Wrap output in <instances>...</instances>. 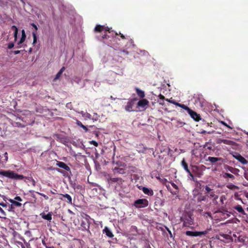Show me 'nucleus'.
I'll return each mask as SVG.
<instances>
[{
	"label": "nucleus",
	"mask_w": 248,
	"mask_h": 248,
	"mask_svg": "<svg viewBox=\"0 0 248 248\" xmlns=\"http://www.w3.org/2000/svg\"><path fill=\"white\" fill-rule=\"evenodd\" d=\"M123 52L126 54H128L129 53L128 51H126V50H124L123 51Z\"/></svg>",
	"instance_id": "obj_57"
},
{
	"label": "nucleus",
	"mask_w": 248,
	"mask_h": 248,
	"mask_svg": "<svg viewBox=\"0 0 248 248\" xmlns=\"http://www.w3.org/2000/svg\"><path fill=\"white\" fill-rule=\"evenodd\" d=\"M50 192H51V193H52L53 194H55V193L53 191H51Z\"/></svg>",
	"instance_id": "obj_64"
},
{
	"label": "nucleus",
	"mask_w": 248,
	"mask_h": 248,
	"mask_svg": "<svg viewBox=\"0 0 248 248\" xmlns=\"http://www.w3.org/2000/svg\"><path fill=\"white\" fill-rule=\"evenodd\" d=\"M103 231V232L109 238H112L114 236L112 232L107 227H106Z\"/></svg>",
	"instance_id": "obj_19"
},
{
	"label": "nucleus",
	"mask_w": 248,
	"mask_h": 248,
	"mask_svg": "<svg viewBox=\"0 0 248 248\" xmlns=\"http://www.w3.org/2000/svg\"><path fill=\"white\" fill-rule=\"evenodd\" d=\"M61 196H62L63 197L66 199V202H68V203L71 204L72 202V199L71 197V196L68 194H60Z\"/></svg>",
	"instance_id": "obj_22"
},
{
	"label": "nucleus",
	"mask_w": 248,
	"mask_h": 248,
	"mask_svg": "<svg viewBox=\"0 0 248 248\" xmlns=\"http://www.w3.org/2000/svg\"><path fill=\"white\" fill-rule=\"evenodd\" d=\"M191 117L193 118L195 121H199L201 119V116L194 111L190 109V110L187 112Z\"/></svg>",
	"instance_id": "obj_12"
},
{
	"label": "nucleus",
	"mask_w": 248,
	"mask_h": 248,
	"mask_svg": "<svg viewBox=\"0 0 248 248\" xmlns=\"http://www.w3.org/2000/svg\"><path fill=\"white\" fill-rule=\"evenodd\" d=\"M177 106L184 108V109L187 111V112H188L190 110V108H189L188 107L184 104H181L178 103H177Z\"/></svg>",
	"instance_id": "obj_30"
},
{
	"label": "nucleus",
	"mask_w": 248,
	"mask_h": 248,
	"mask_svg": "<svg viewBox=\"0 0 248 248\" xmlns=\"http://www.w3.org/2000/svg\"><path fill=\"white\" fill-rule=\"evenodd\" d=\"M102 38L103 39H107L108 38V35L107 34H104L102 36Z\"/></svg>",
	"instance_id": "obj_56"
},
{
	"label": "nucleus",
	"mask_w": 248,
	"mask_h": 248,
	"mask_svg": "<svg viewBox=\"0 0 248 248\" xmlns=\"http://www.w3.org/2000/svg\"><path fill=\"white\" fill-rule=\"evenodd\" d=\"M115 34L116 35H118V33H117V32H115ZM119 34L120 35L121 38L122 39H125V37L123 34H122L120 32H119Z\"/></svg>",
	"instance_id": "obj_44"
},
{
	"label": "nucleus",
	"mask_w": 248,
	"mask_h": 248,
	"mask_svg": "<svg viewBox=\"0 0 248 248\" xmlns=\"http://www.w3.org/2000/svg\"><path fill=\"white\" fill-rule=\"evenodd\" d=\"M206 191H207V193H209L211 192L213 189L210 188L208 186H206L205 187Z\"/></svg>",
	"instance_id": "obj_42"
},
{
	"label": "nucleus",
	"mask_w": 248,
	"mask_h": 248,
	"mask_svg": "<svg viewBox=\"0 0 248 248\" xmlns=\"http://www.w3.org/2000/svg\"><path fill=\"white\" fill-rule=\"evenodd\" d=\"M224 200H225V198L224 196H222L220 198V201L222 203H223Z\"/></svg>",
	"instance_id": "obj_49"
},
{
	"label": "nucleus",
	"mask_w": 248,
	"mask_h": 248,
	"mask_svg": "<svg viewBox=\"0 0 248 248\" xmlns=\"http://www.w3.org/2000/svg\"><path fill=\"white\" fill-rule=\"evenodd\" d=\"M233 156L244 165H246L248 163V161L239 154H236L235 155H233Z\"/></svg>",
	"instance_id": "obj_15"
},
{
	"label": "nucleus",
	"mask_w": 248,
	"mask_h": 248,
	"mask_svg": "<svg viewBox=\"0 0 248 248\" xmlns=\"http://www.w3.org/2000/svg\"><path fill=\"white\" fill-rule=\"evenodd\" d=\"M221 123L223 124L224 125L226 126V127H227L228 128H229V129H232V127H231L230 126H229L228 124H227L226 123H225V122L224 121H221Z\"/></svg>",
	"instance_id": "obj_41"
},
{
	"label": "nucleus",
	"mask_w": 248,
	"mask_h": 248,
	"mask_svg": "<svg viewBox=\"0 0 248 248\" xmlns=\"http://www.w3.org/2000/svg\"><path fill=\"white\" fill-rule=\"evenodd\" d=\"M181 221L183 222V227H190L193 224V219L189 215H186L181 217Z\"/></svg>",
	"instance_id": "obj_3"
},
{
	"label": "nucleus",
	"mask_w": 248,
	"mask_h": 248,
	"mask_svg": "<svg viewBox=\"0 0 248 248\" xmlns=\"http://www.w3.org/2000/svg\"><path fill=\"white\" fill-rule=\"evenodd\" d=\"M81 226L85 230H87L89 228V225L86 224L84 221L81 222Z\"/></svg>",
	"instance_id": "obj_35"
},
{
	"label": "nucleus",
	"mask_w": 248,
	"mask_h": 248,
	"mask_svg": "<svg viewBox=\"0 0 248 248\" xmlns=\"http://www.w3.org/2000/svg\"><path fill=\"white\" fill-rule=\"evenodd\" d=\"M233 209L237 211L239 213V217L244 220L248 219V207L246 210L242 207L241 205H236L233 207Z\"/></svg>",
	"instance_id": "obj_2"
},
{
	"label": "nucleus",
	"mask_w": 248,
	"mask_h": 248,
	"mask_svg": "<svg viewBox=\"0 0 248 248\" xmlns=\"http://www.w3.org/2000/svg\"><path fill=\"white\" fill-rule=\"evenodd\" d=\"M135 90L138 96L141 98H143L145 97V93L144 92L138 88H136Z\"/></svg>",
	"instance_id": "obj_20"
},
{
	"label": "nucleus",
	"mask_w": 248,
	"mask_h": 248,
	"mask_svg": "<svg viewBox=\"0 0 248 248\" xmlns=\"http://www.w3.org/2000/svg\"><path fill=\"white\" fill-rule=\"evenodd\" d=\"M159 103H160V104L163 105L164 104V101H163V102H160Z\"/></svg>",
	"instance_id": "obj_62"
},
{
	"label": "nucleus",
	"mask_w": 248,
	"mask_h": 248,
	"mask_svg": "<svg viewBox=\"0 0 248 248\" xmlns=\"http://www.w3.org/2000/svg\"><path fill=\"white\" fill-rule=\"evenodd\" d=\"M29 177L24 176L23 175H20L16 174V180H23L24 181L27 183V179L26 178H28Z\"/></svg>",
	"instance_id": "obj_26"
},
{
	"label": "nucleus",
	"mask_w": 248,
	"mask_h": 248,
	"mask_svg": "<svg viewBox=\"0 0 248 248\" xmlns=\"http://www.w3.org/2000/svg\"><path fill=\"white\" fill-rule=\"evenodd\" d=\"M89 143L90 144L93 145L94 146H95L96 147L98 146V143H97V142H96L95 140L90 141Z\"/></svg>",
	"instance_id": "obj_38"
},
{
	"label": "nucleus",
	"mask_w": 248,
	"mask_h": 248,
	"mask_svg": "<svg viewBox=\"0 0 248 248\" xmlns=\"http://www.w3.org/2000/svg\"><path fill=\"white\" fill-rule=\"evenodd\" d=\"M139 188L140 190H141L142 192L146 195L150 196H152L154 195V191L152 189L148 188L142 186H140Z\"/></svg>",
	"instance_id": "obj_13"
},
{
	"label": "nucleus",
	"mask_w": 248,
	"mask_h": 248,
	"mask_svg": "<svg viewBox=\"0 0 248 248\" xmlns=\"http://www.w3.org/2000/svg\"><path fill=\"white\" fill-rule=\"evenodd\" d=\"M207 160L211 162V163H215L218 161H220L222 162L223 159L220 157H215L209 156L208 157Z\"/></svg>",
	"instance_id": "obj_21"
},
{
	"label": "nucleus",
	"mask_w": 248,
	"mask_h": 248,
	"mask_svg": "<svg viewBox=\"0 0 248 248\" xmlns=\"http://www.w3.org/2000/svg\"><path fill=\"white\" fill-rule=\"evenodd\" d=\"M37 193L38 194L43 196L45 200H48V197L45 194H44L43 193H39V192H37Z\"/></svg>",
	"instance_id": "obj_39"
},
{
	"label": "nucleus",
	"mask_w": 248,
	"mask_h": 248,
	"mask_svg": "<svg viewBox=\"0 0 248 248\" xmlns=\"http://www.w3.org/2000/svg\"><path fill=\"white\" fill-rule=\"evenodd\" d=\"M94 31L97 32H100L103 31H108L109 33L113 32V31H110V29L108 27L105 26H101L100 25H97L94 28Z\"/></svg>",
	"instance_id": "obj_7"
},
{
	"label": "nucleus",
	"mask_w": 248,
	"mask_h": 248,
	"mask_svg": "<svg viewBox=\"0 0 248 248\" xmlns=\"http://www.w3.org/2000/svg\"><path fill=\"white\" fill-rule=\"evenodd\" d=\"M16 246L18 247L19 248L20 247L21 248H26L25 244H23L21 242H19V241H16Z\"/></svg>",
	"instance_id": "obj_34"
},
{
	"label": "nucleus",
	"mask_w": 248,
	"mask_h": 248,
	"mask_svg": "<svg viewBox=\"0 0 248 248\" xmlns=\"http://www.w3.org/2000/svg\"><path fill=\"white\" fill-rule=\"evenodd\" d=\"M13 35H14V36L15 37V40H16V30L15 31L13 32Z\"/></svg>",
	"instance_id": "obj_58"
},
{
	"label": "nucleus",
	"mask_w": 248,
	"mask_h": 248,
	"mask_svg": "<svg viewBox=\"0 0 248 248\" xmlns=\"http://www.w3.org/2000/svg\"><path fill=\"white\" fill-rule=\"evenodd\" d=\"M166 100L167 101H168V102H170V103H172V104H174V105H176V106H177V102H175V101H173V100H170V99H166Z\"/></svg>",
	"instance_id": "obj_43"
},
{
	"label": "nucleus",
	"mask_w": 248,
	"mask_h": 248,
	"mask_svg": "<svg viewBox=\"0 0 248 248\" xmlns=\"http://www.w3.org/2000/svg\"><path fill=\"white\" fill-rule=\"evenodd\" d=\"M16 120L19 119L23 122L25 123L23 125H27L30 124L32 119L33 115L30 111L24 110L23 113L22 111H16Z\"/></svg>",
	"instance_id": "obj_1"
},
{
	"label": "nucleus",
	"mask_w": 248,
	"mask_h": 248,
	"mask_svg": "<svg viewBox=\"0 0 248 248\" xmlns=\"http://www.w3.org/2000/svg\"><path fill=\"white\" fill-rule=\"evenodd\" d=\"M245 178H246L247 180H248V176L246 175V176H245Z\"/></svg>",
	"instance_id": "obj_63"
},
{
	"label": "nucleus",
	"mask_w": 248,
	"mask_h": 248,
	"mask_svg": "<svg viewBox=\"0 0 248 248\" xmlns=\"http://www.w3.org/2000/svg\"><path fill=\"white\" fill-rule=\"evenodd\" d=\"M233 168H232V167H231L230 169H229V170L230 171H231L232 172H233V171L232 170H233Z\"/></svg>",
	"instance_id": "obj_59"
},
{
	"label": "nucleus",
	"mask_w": 248,
	"mask_h": 248,
	"mask_svg": "<svg viewBox=\"0 0 248 248\" xmlns=\"http://www.w3.org/2000/svg\"><path fill=\"white\" fill-rule=\"evenodd\" d=\"M31 51H32V48H30L29 50V52L30 53H31Z\"/></svg>",
	"instance_id": "obj_61"
},
{
	"label": "nucleus",
	"mask_w": 248,
	"mask_h": 248,
	"mask_svg": "<svg viewBox=\"0 0 248 248\" xmlns=\"http://www.w3.org/2000/svg\"><path fill=\"white\" fill-rule=\"evenodd\" d=\"M211 230V228H208L204 231L202 232H192L190 231H187L186 232V234L187 236H201L202 235H206L207 234L209 231Z\"/></svg>",
	"instance_id": "obj_4"
},
{
	"label": "nucleus",
	"mask_w": 248,
	"mask_h": 248,
	"mask_svg": "<svg viewBox=\"0 0 248 248\" xmlns=\"http://www.w3.org/2000/svg\"><path fill=\"white\" fill-rule=\"evenodd\" d=\"M208 194L209 197L213 198L214 200H216L218 199V196L215 194V192L213 190H212Z\"/></svg>",
	"instance_id": "obj_28"
},
{
	"label": "nucleus",
	"mask_w": 248,
	"mask_h": 248,
	"mask_svg": "<svg viewBox=\"0 0 248 248\" xmlns=\"http://www.w3.org/2000/svg\"><path fill=\"white\" fill-rule=\"evenodd\" d=\"M181 165L184 168V169L186 171V172L188 174V175L191 177L192 179L194 178V175L190 171V170L188 168V164L186 162L185 158H183L181 161Z\"/></svg>",
	"instance_id": "obj_10"
},
{
	"label": "nucleus",
	"mask_w": 248,
	"mask_h": 248,
	"mask_svg": "<svg viewBox=\"0 0 248 248\" xmlns=\"http://www.w3.org/2000/svg\"><path fill=\"white\" fill-rule=\"evenodd\" d=\"M201 133L202 134H205L206 133H208V134H211V132H207L206 131L204 130H202Z\"/></svg>",
	"instance_id": "obj_50"
},
{
	"label": "nucleus",
	"mask_w": 248,
	"mask_h": 248,
	"mask_svg": "<svg viewBox=\"0 0 248 248\" xmlns=\"http://www.w3.org/2000/svg\"><path fill=\"white\" fill-rule=\"evenodd\" d=\"M64 70H65V67L63 66L60 69V70L58 72V73L56 74L54 80H56L59 79V78L61 77L62 74V73L63 72V71Z\"/></svg>",
	"instance_id": "obj_24"
},
{
	"label": "nucleus",
	"mask_w": 248,
	"mask_h": 248,
	"mask_svg": "<svg viewBox=\"0 0 248 248\" xmlns=\"http://www.w3.org/2000/svg\"><path fill=\"white\" fill-rule=\"evenodd\" d=\"M52 212H49L46 214L45 212L40 214L41 217L45 220L50 221L52 219Z\"/></svg>",
	"instance_id": "obj_17"
},
{
	"label": "nucleus",
	"mask_w": 248,
	"mask_h": 248,
	"mask_svg": "<svg viewBox=\"0 0 248 248\" xmlns=\"http://www.w3.org/2000/svg\"><path fill=\"white\" fill-rule=\"evenodd\" d=\"M3 157H4V160L6 161L7 160V159H8V157H7V153H5L4 155H3Z\"/></svg>",
	"instance_id": "obj_48"
},
{
	"label": "nucleus",
	"mask_w": 248,
	"mask_h": 248,
	"mask_svg": "<svg viewBox=\"0 0 248 248\" xmlns=\"http://www.w3.org/2000/svg\"><path fill=\"white\" fill-rule=\"evenodd\" d=\"M205 199H206V198L204 196H203L202 194L198 195V202H202V201H205Z\"/></svg>",
	"instance_id": "obj_36"
},
{
	"label": "nucleus",
	"mask_w": 248,
	"mask_h": 248,
	"mask_svg": "<svg viewBox=\"0 0 248 248\" xmlns=\"http://www.w3.org/2000/svg\"><path fill=\"white\" fill-rule=\"evenodd\" d=\"M77 124L78 126L81 127V128H82L86 132H87L88 131V128L84 125L81 122L79 121H77Z\"/></svg>",
	"instance_id": "obj_29"
},
{
	"label": "nucleus",
	"mask_w": 248,
	"mask_h": 248,
	"mask_svg": "<svg viewBox=\"0 0 248 248\" xmlns=\"http://www.w3.org/2000/svg\"><path fill=\"white\" fill-rule=\"evenodd\" d=\"M0 174L10 178H14L16 177L15 173L13 171L10 170H1L0 171Z\"/></svg>",
	"instance_id": "obj_14"
},
{
	"label": "nucleus",
	"mask_w": 248,
	"mask_h": 248,
	"mask_svg": "<svg viewBox=\"0 0 248 248\" xmlns=\"http://www.w3.org/2000/svg\"><path fill=\"white\" fill-rule=\"evenodd\" d=\"M158 97L160 99L162 100V101H164L165 99L166 100L165 96L161 94H160L158 95Z\"/></svg>",
	"instance_id": "obj_46"
},
{
	"label": "nucleus",
	"mask_w": 248,
	"mask_h": 248,
	"mask_svg": "<svg viewBox=\"0 0 248 248\" xmlns=\"http://www.w3.org/2000/svg\"><path fill=\"white\" fill-rule=\"evenodd\" d=\"M137 148L139 149L138 151L139 153L145 154L146 153V151L148 150L150 151V152H152L153 155L155 154L153 148H148L145 147L143 144H140L138 145Z\"/></svg>",
	"instance_id": "obj_6"
},
{
	"label": "nucleus",
	"mask_w": 248,
	"mask_h": 248,
	"mask_svg": "<svg viewBox=\"0 0 248 248\" xmlns=\"http://www.w3.org/2000/svg\"><path fill=\"white\" fill-rule=\"evenodd\" d=\"M149 202L145 199H139L135 201L134 205L138 208L146 207L148 206Z\"/></svg>",
	"instance_id": "obj_5"
},
{
	"label": "nucleus",
	"mask_w": 248,
	"mask_h": 248,
	"mask_svg": "<svg viewBox=\"0 0 248 248\" xmlns=\"http://www.w3.org/2000/svg\"><path fill=\"white\" fill-rule=\"evenodd\" d=\"M170 184H171L172 186L176 190V192H172V191H170V192L172 194H176V193H178V191H179L178 186L173 182H170Z\"/></svg>",
	"instance_id": "obj_31"
},
{
	"label": "nucleus",
	"mask_w": 248,
	"mask_h": 248,
	"mask_svg": "<svg viewBox=\"0 0 248 248\" xmlns=\"http://www.w3.org/2000/svg\"><path fill=\"white\" fill-rule=\"evenodd\" d=\"M165 185H166V186L167 187V189H168V190L170 191V192L171 191L170 190V185H167V184H166Z\"/></svg>",
	"instance_id": "obj_54"
},
{
	"label": "nucleus",
	"mask_w": 248,
	"mask_h": 248,
	"mask_svg": "<svg viewBox=\"0 0 248 248\" xmlns=\"http://www.w3.org/2000/svg\"><path fill=\"white\" fill-rule=\"evenodd\" d=\"M114 172L115 173H118L119 174H124L125 173V170L124 169L122 168H118L117 167H115L113 169Z\"/></svg>",
	"instance_id": "obj_25"
},
{
	"label": "nucleus",
	"mask_w": 248,
	"mask_h": 248,
	"mask_svg": "<svg viewBox=\"0 0 248 248\" xmlns=\"http://www.w3.org/2000/svg\"><path fill=\"white\" fill-rule=\"evenodd\" d=\"M223 177L224 178H229L232 180H233L235 178L232 174L229 173H225L223 175Z\"/></svg>",
	"instance_id": "obj_32"
},
{
	"label": "nucleus",
	"mask_w": 248,
	"mask_h": 248,
	"mask_svg": "<svg viewBox=\"0 0 248 248\" xmlns=\"http://www.w3.org/2000/svg\"><path fill=\"white\" fill-rule=\"evenodd\" d=\"M56 170L59 172L61 173H62L63 172V171L60 169L56 168Z\"/></svg>",
	"instance_id": "obj_53"
},
{
	"label": "nucleus",
	"mask_w": 248,
	"mask_h": 248,
	"mask_svg": "<svg viewBox=\"0 0 248 248\" xmlns=\"http://www.w3.org/2000/svg\"><path fill=\"white\" fill-rule=\"evenodd\" d=\"M20 1L23 3V5H24L25 4L24 0H20Z\"/></svg>",
	"instance_id": "obj_60"
},
{
	"label": "nucleus",
	"mask_w": 248,
	"mask_h": 248,
	"mask_svg": "<svg viewBox=\"0 0 248 248\" xmlns=\"http://www.w3.org/2000/svg\"><path fill=\"white\" fill-rule=\"evenodd\" d=\"M131 230H134L136 231V232H138V230H137V228L136 226H132L131 227Z\"/></svg>",
	"instance_id": "obj_47"
},
{
	"label": "nucleus",
	"mask_w": 248,
	"mask_h": 248,
	"mask_svg": "<svg viewBox=\"0 0 248 248\" xmlns=\"http://www.w3.org/2000/svg\"><path fill=\"white\" fill-rule=\"evenodd\" d=\"M16 126H24L25 125H23V124H20L19 122H16ZM25 124V123L24 124Z\"/></svg>",
	"instance_id": "obj_51"
},
{
	"label": "nucleus",
	"mask_w": 248,
	"mask_h": 248,
	"mask_svg": "<svg viewBox=\"0 0 248 248\" xmlns=\"http://www.w3.org/2000/svg\"><path fill=\"white\" fill-rule=\"evenodd\" d=\"M136 99H131L128 101L126 105L125 106V109L127 111L131 112L133 111V108L134 106Z\"/></svg>",
	"instance_id": "obj_9"
},
{
	"label": "nucleus",
	"mask_w": 248,
	"mask_h": 248,
	"mask_svg": "<svg viewBox=\"0 0 248 248\" xmlns=\"http://www.w3.org/2000/svg\"><path fill=\"white\" fill-rule=\"evenodd\" d=\"M31 25L33 27V28H34V29H35L36 30H37V29H37V26H36L35 24H34V23H32V24H31Z\"/></svg>",
	"instance_id": "obj_55"
},
{
	"label": "nucleus",
	"mask_w": 248,
	"mask_h": 248,
	"mask_svg": "<svg viewBox=\"0 0 248 248\" xmlns=\"http://www.w3.org/2000/svg\"><path fill=\"white\" fill-rule=\"evenodd\" d=\"M26 37V35L25 34V31L24 30H22V35L20 38V41L18 42V45H20L22 43H23L25 40Z\"/></svg>",
	"instance_id": "obj_23"
},
{
	"label": "nucleus",
	"mask_w": 248,
	"mask_h": 248,
	"mask_svg": "<svg viewBox=\"0 0 248 248\" xmlns=\"http://www.w3.org/2000/svg\"><path fill=\"white\" fill-rule=\"evenodd\" d=\"M149 103V101L146 99L142 98L138 102L137 105L138 107L144 108L146 106L148 105Z\"/></svg>",
	"instance_id": "obj_18"
},
{
	"label": "nucleus",
	"mask_w": 248,
	"mask_h": 248,
	"mask_svg": "<svg viewBox=\"0 0 248 248\" xmlns=\"http://www.w3.org/2000/svg\"><path fill=\"white\" fill-rule=\"evenodd\" d=\"M14 46V43H10L8 45V48L11 49L13 48Z\"/></svg>",
	"instance_id": "obj_45"
},
{
	"label": "nucleus",
	"mask_w": 248,
	"mask_h": 248,
	"mask_svg": "<svg viewBox=\"0 0 248 248\" xmlns=\"http://www.w3.org/2000/svg\"><path fill=\"white\" fill-rule=\"evenodd\" d=\"M32 35H33V44H35L37 42V37H36V34L34 32H33Z\"/></svg>",
	"instance_id": "obj_40"
},
{
	"label": "nucleus",
	"mask_w": 248,
	"mask_h": 248,
	"mask_svg": "<svg viewBox=\"0 0 248 248\" xmlns=\"http://www.w3.org/2000/svg\"><path fill=\"white\" fill-rule=\"evenodd\" d=\"M106 179L108 181V182L109 184H112L113 183H118L119 184H122L123 182V180L122 178H112L111 177L109 174H108L106 176Z\"/></svg>",
	"instance_id": "obj_8"
},
{
	"label": "nucleus",
	"mask_w": 248,
	"mask_h": 248,
	"mask_svg": "<svg viewBox=\"0 0 248 248\" xmlns=\"http://www.w3.org/2000/svg\"><path fill=\"white\" fill-rule=\"evenodd\" d=\"M222 143H223L225 144L231 145V146H233L235 144V142L232 140H225V139H218L217 140V143L221 144Z\"/></svg>",
	"instance_id": "obj_11"
},
{
	"label": "nucleus",
	"mask_w": 248,
	"mask_h": 248,
	"mask_svg": "<svg viewBox=\"0 0 248 248\" xmlns=\"http://www.w3.org/2000/svg\"><path fill=\"white\" fill-rule=\"evenodd\" d=\"M22 201L21 198L19 196H16V207L20 206L21 205V203L19 202Z\"/></svg>",
	"instance_id": "obj_37"
},
{
	"label": "nucleus",
	"mask_w": 248,
	"mask_h": 248,
	"mask_svg": "<svg viewBox=\"0 0 248 248\" xmlns=\"http://www.w3.org/2000/svg\"><path fill=\"white\" fill-rule=\"evenodd\" d=\"M56 165L59 167L63 169L68 171H70V167L63 162L57 161Z\"/></svg>",
	"instance_id": "obj_16"
},
{
	"label": "nucleus",
	"mask_w": 248,
	"mask_h": 248,
	"mask_svg": "<svg viewBox=\"0 0 248 248\" xmlns=\"http://www.w3.org/2000/svg\"><path fill=\"white\" fill-rule=\"evenodd\" d=\"M227 187L231 190H238L239 189V187L233 185V184H229L228 185H227Z\"/></svg>",
	"instance_id": "obj_27"
},
{
	"label": "nucleus",
	"mask_w": 248,
	"mask_h": 248,
	"mask_svg": "<svg viewBox=\"0 0 248 248\" xmlns=\"http://www.w3.org/2000/svg\"><path fill=\"white\" fill-rule=\"evenodd\" d=\"M42 243H43V244L44 246H46V248H52V247H47L46 246V243L45 241L44 240H42Z\"/></svg>",
	"instance_id": "obj_52"
},
{
	"label": "nucleus",
	"mask_w": 248,
	"mask_h": 248,
	"mask_svg": "<svg viewBox=\"0 0 248 248\" xmlns=\"http://www.w3.org/2000/svg\"><path fill=\"white\" fill-rule=\"evenodd\" d=\"M26 179H27V183L31 182V185L33 186H35L36 184V182L35 180L32 178L31 177H29L28 178H26Z\"/></svg>",
	"instance_id": "obj_33"
}]
</instances>
